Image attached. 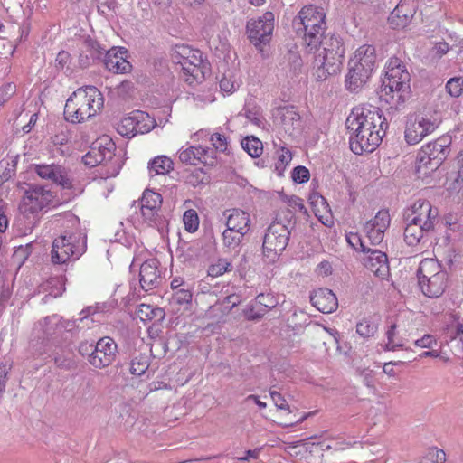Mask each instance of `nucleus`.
I'll list each match as a JSON object with an SVG mask.
<instances>
[{
	"label": "nucleus",
	"mask_w": 463,
	"mask_h": 463,
	"mask_svg": "<svg viewBox=\"0 0 463 463\" xmlns=\"http://www.w3.org/2000/svg\"><path fill=\"white\" fill-rule=\"evenodd\" d=\"M291 177L295 183L303 184L309 180L310 173L307 167L298 165L292 170Z\"/></svg>",
	"instance_id": "8fccbe9b"
},
{
	"label": "nucleus",
	"mask_w": 463,
	"mask_h": 463,
	"mask_svg": "<svg viewBox=\"0 0 463 463\" xmlns=\"http://www.w3.org/2000/svg\"><path fill=\"white\" fill-rule=\"evenodd\" d=\"M269 394L278 409L287 411L288 414L291 413L287 401L279 392L270 389Z\"/></svg>",
	"instance_id": "5fc2aeb1"
},
{
	"label": "nucleus",
	"mask_w": 463,
	"mask_h": 463,
	"mask_svg": "<svg viewBox=\"0 0 463 463\" xmlns=\"http://www.w3.org/2000/svg\"><path fill=\"white\" fill-rule=\"evenodd\" d=\"M293 28L301 36L309 52L317 49L324 36L326 23V13L322 7L313 5L303 6L292 21Z\"/></svg>",
	"instance_id": "7ed1b4c3"
},
{
	"label": "nucleus",
	"mask_w": 463,
	"mask_h": 463,
	"mask_svg": "<svg viewBox=\"0 0 463 463\" xmlns=\"http://www.w3.org/2000/svg\"><path fill=\"white\" fill-rule=\"evenodd\" d=\"M410 79L404 63L397 57L390 58L380 91V98L391 104L388 109L390 114L403 109L409 94Z\"/></svg>",
	"instance_id": "f03ea898"
},
{
	"label": "nucleus",
	"mask_w": 463,
	"mask_h": 463,
	"mask_svg": "<svg viewBox=\"0 0 463 463\" xmlns=\"http://www.w3.org/2000/svg\"><path fill=\"white\" fill-rule=\"evenodd\" d=\"M10 369L11 364L8 363V361L0 364V398L5 391Z\"/></svg>",
	"instance_id": "6e6d98bb"
},
{
	"label": "nucleus",
	"mask_w": 463,
	"mask_h": 463,
	"mask_svg": "<svg viewBox=\"0 0 463 463\" xmlns=\"http://www.w3.org/2000/svg\"><path fill=\"white\" fill-rule=\"evenodd\" d=\"M417 8L416 0H400L388 17L389 24L394 29L406 27L411 23Z\"/></svg>",
	"instance_id": "a211bd4d"
},
{
	"label": "nucleus",
	"mask_w": 463,
	"mask_h": 463,
	"mask_svg": "<svg viewBox=\"0 0 463 463\" xmlns=\"http://www.w3.org/2000/svg\"><path fill=\"white\" fill-rule=\"evenodd\" d=\"M435 343V339L431 335H425L420 339L415 340V345L422 348H430Z\"/></svg>",
	"instance_id": "e2e57ef3"
},
{
	"label": "nucleus",
	"mask_w": 463,
	"mask_h": 463,
	"mask_svg": "<svg viewBox=\"0 0 463 463\" xmlns=\"http://www.w3.org/2000/svg\"><path fill=\"white\" fill-rule=\"evenodd\" d=\"M346 240L349 242V244L352 245L354 249H356V246L358 244L360 245L364 252H365L366 250L368 249L364 241L360 238V236L357 233H349L348 235H346Z\"/></svg>",
	"instance_id": "052dcab7"
},
{
	"label": "nucleus",
	"mask_w": 463,
	"mask_h": 463,
	"mask_svg": "<svg viewBox=\"0 0 463 463\" xmlns=\"http://www.w3.org/2000/svg\"><path fill=\"white\" fill-rule=\"evenodd\" d=\"M184 223L186 231L194 232L198 229L199 218L194 210H187L184 214Z\"/></svg>",
	"instance_id": "49530a36"
},
{
	"label": "nucleus",
	"mask_w": 463,
	"mask_h": 463,
	"mask_svg": "<svg viewBox=\"0 0 463 463\" xmlns=\"http://www.w3.org/2000/svg\"><path fill=\"white\" fill-rule=\"evenodd\" d=\"M387 229H378L370 225L364 224V232L372 245H379L384 237V232Z\"/></svg>",
	"instance_id": "c03bdc74"
},
{
	"label": "nucleus",
	"mask_w": 463,
	"mask_h": 463,
	"mask_svg": "<svg viewBox=\"0 0 463 463\" xmlns=\"http://www.w3.org/2000/svg\"><path fill=\"white\" fill-rule=\"evenodd\" d=\"M155 126V121L150 118L148 114L137 111L134 116L126 118L121 121L118 127V132L121 135L149 132Z\"/></svg>",
	"instance_id": "6ab92c4d"
},
{
	"label": "nucleus",
	"mask_w": 463,
	"mask_h": 463,
	"mask_svg": "<svg viewBox=\"0 0 463 463\" xmlns=\"http://www.w3.org/2000/svg\"><path fill=\"white\" fill-rule=\"evenodd\" d=\"M34 171L41 178L51 180L62 188L69 189L72 186L71 179L61 165L53 164L35 165Z\"/></svg>",
	"instance_id": "412c9836"
},
{
	"label": "nucleus",
	"mask_w": 463,
	"mask_h": 463,
	"mask_svg": "<svg viewBox=\"0 0 463 463\" xmlns=\"http://www.w3.org/2000/svg\"><path fill=\"white\" fill-rule=\"evenodd\" d=\"M52 199V193L46 186L30 184L23 199V211L30 213H38L48 206Z\"/></svg>",
	"instance_id": "dca6fc26"
},
{
	"label": "nucleus",
	"mask_w": 463,
	"mask_h": 463,
	"mask_svg": "<svg viewBox=\"0 0 463 463\" xmlns=\"http://www.w3.org/2000/svg\"><path fill=\"white\" fill-rule=\"evenodd\" d=\"M95 344L89 343L87 341L81 342L78 347L80 354L86 357L89 364H90L91 357L94 355Z\"/></svg>",
	"instance_id": "4d7b16f0"
},
{
	"label": "nucleus",
	"mask_w": 463,
	"mask_h": 463,
	"mask_svg": "<svg viewBox=\"0 0 463 463\" xmlns=\"http://www.w3.org/2000/svg\"><path fill=\"white\" fill-rule=\"evenodd\" d=\"M86 250V237L80 233L66 232L52 242V260L55 264H62L69 260H78Z\"/></svg>",
	"instance_id": "9d476101"
},
{
	"label": "nucleus",
	"mask_w": 463,
	"mask_h": 463,
	"mask_svg": "<svg viewBox=\"0 0 463 463\" xmlns=\"http://www.w3.org/2000/svg\"><path fill=\"white\" fill-rule=\"evenodd\" d=\"M90 46L95 52L91 53L93 58L99 59L103 53L105 54L103 62L106 69L109 71L113 73H128L131 71V63L124 57L127 52L124 48H120L118 50L112 48L106 51L96 42H90Z\"/></svg>",
	"instance_id": "9b49d317"
},
{
	"label": "nucleus",
	"mask_w": 463,
	"mask_h": 463,
	"mask_svg": "<svg viewBox=\"0 0 463 463\" xmlns=\"http://www.w3.org/2000/svg\"><path fill=\"white\" fill-rule=\"evenodd\" d=\"M246 29L248 37L254 45L268 43L274 29L273 13L266 12L258 19L250 20Z\"/></svg>",
	"instance_id": "4468645a"
},
{
	"label": "nucleus",
	"mask_w": 463,
	"mask_h": 463,
	"mask_svg": "<svg viewBox=\"0 0 463 463\" xmlns=\"http://www.w3.org/2000/svg\"><path fill=\"white\" fill-rule=\"evenodd\" d=\"M277 118L279 119L285 132L290 136L301 126V118L293 106L279 108L277 110Z\"/></svg>",
	"instance_id": "393cba45"
},
{
	"label": "nucleus",
	"mask_w": 463,
	"mask_h": 463,
	"mask_svg": "<svg viewBox=\"0 0 463 463\" xmlns=\"http://www.w3.org/2000/svg\"><path fill=\"white\" fill-rule=\"evenodd\" d=\"M278 159L275 163V172L279 176H282L287 165L292 160V154L287 147L280 146L277 150Z\"/></svg>",
	"instance_id": "72a5a7b5"
},
{
	"label": "nucleus",
	"mask_w": 463,
	"mask_h": 463,
	"mask_svg": "<svg viewBox=\"0 0 463 463\" xmlns=\"http://www.w3.org/2000/svg\"><path fill=\"white\" fill-rule=\"evenodd\" d=\"M200 153L201 150L199 146H192L179 152V159L184 164L196 165L201 163Z\"/></svg>",
	"instance_id": "f704fd0d"
},
{
	"label": "nucleus",
	"mask_w": 463,
	"mask_h": 463,
	"mask_svg": "<svg viewBox=\"0 0 463 463\" xmlns=\"http://www.w3.org/2000/svg\"><path fill=\"white\" fill-rule=\"evenodd\" d=\"M390 214L387 210L379 211L373 219L366 222L365 224L378 229H387L390 225Z\"/></svg>",
	"instance_id": "a19ab883"
},
{
	"label": "nucleus",
	"mask_w": 463,
	"mask_h": 463,
	"mask_svg": "<svg viewBox=\"0 0 463 463\" xmlns=\"http://www.w3.org/2000/svg\"><path fill=\"white\" fill-rule=\"evenodd\" d=\"M227 215L226 226L231 231L241 234H246L250 230V219L248 213L240 209L226 210L223 214Z\"/></svg>",
	"instance_id": "a878e982"
},
{
	"label": "nucleus",
	"mask_w": 463,
	"mask_h": 463,
	"mask_svg": "<svg viewBox=\"0 0 463 463\" xmlns=\"http://www.w3.org/2000/svg\"><path fill=\"white\" fill-rule=\"evenodd\" d=\"M345 124L350 133V149L356 155L374 151L388 128L382 110L371 105L353 109Z\"/></svg>",
	"instance_id": "f257e3e1"
},
{
	"label": "nucleus",
	"mask_w": 463,
	"mask_h": 463,
	"mask_svg": "<svg viewBox=\"0 0 463 463\" xmlns=\"http://www.w3.org/2000/svg\"><path fill=\"white\" fill-rule=\"evenodd\" d=\"M70 137L67 133L61 132L52 137L54 146H63L69 143Z\"/></svg>",
	"instance_id": "69168bd1"
},
{
	"label": "nucleus",
	"mask_w": 463,
	"mask_h": 463,
	"mask_svg": "<svg viewBox=\"0 0 463 463\" xmlns=\"http://www.w3.org/2000/svg\"><path fill=\"white\" fill-rule=\"evenodd\" d=\"M140 211L143 221L149 226L156 228L158 231L165 228L166 220L161 214V208H151L146 206L140 207Z\"/></svg>",
	"instance_id": "c756f323"
},
{
	"label": "nucleus",
	"mask_w": 463,
	"mask_h": 463,
	"mask_svg": "<svg viewBox=\"0 0 463 463\" xmlns=\"http://www.w3.org/2000/svg\"><path fill=\"white\" fill-rule=\"evenodd\" d=\"M137 315L142 321H161L165 317V311L160 307L141 304L138 307Z\"/></svg>",
	"instance_id": "2f4dec72"
},
{
	"label": "nucleus",
	"mask_w": 463,
	"mask_h": 463,
	"mask_svg": "<svg viewBox=\"0 0 463 463\" xmlns=\"http://www.w3.org/2000/svg\"><path fill=\"white\" fill-rule=\"evenodd\" d=\"M163 203L162 195L150 189H146L143 192L140 200V207L149 206L151 208H161Z\"/></svg>",
	"instance_id": "c9c22d12"
},
{
	"label": "nucleus",
	"mask_w": 463,
	"mask_h": 463,
	"mask_svg": "<svg viewBox=\"0 0 463 463\" xmlns=\"http://www.w3.org/2000/svg\"><path fill=\"white\" fill-rule=\"evenodd\" d=\"M378 330V325L368 319H364L356 325V333L364 337H373Z\"/></svg>",
	"instance_id": "58836bf2"
},
{
	"label": "nucleus",
	"mask_w": 463,
	"mask_h": 463,
	"mask_svg": "<svg viewBox=\"0 0 463 463\" xmlns=\"http://www.w3.org/2000/svg\"><path fill=\"white\" fill-rule=\"evenodd\" d=\"M180 65L184 80L189 85L203 81L211 72L210 63L203 58V53L197 49Z\"/></svg>",
	"instance_id": "f8f14e48"
},
{
	"label": "nucleus",
	"mask_w": 463,
	"mask_h": 463,
	"mask_svg": "<svg viewBox=\"0 0 463 463\" xmlns=\"http://www.w3.org/2000/svg\"><path fill=\"white\" fill-rule=\"evenodd\" d=\"M441 121V117L436 111L409 115L404 131L407 144L416 145L420 143L425 137L433 133Z\"/></svg>",
	"instance_id": "1a4fd4ad"
},
{
	"label": "nucleus",
	"mask_w": 463,
	"mask_h": 463,
	"mask_svg": "<svg viewBox=\"0 0 463 463\" xmlns=\"http://www.w3.org/2000/svg\"><path fill=\"white\" fill-rule=\"evenodd\" d=\"M210 141L214 146L215 151L226 153L228 152L229 143L227 137L220 133H213L211 136Z\"/></svg>",
	"instance_id": "09e8293b"
},
{
	"label": "nucleus",
	"mask_w": 463,
	"mask_h": 463,
	"mask_svg": "<svg viewBox=\"0 0 463 463\" xmlns=\"http://www.w3.org/2000/svg\"><path fill=\"white\" fill-rule=\"evenodd\" d=\"M373 72L369 68L349 61L348 73L345 76L346 89L353 92L360 90L368 82Z\"/></svg>",
	"instance_id": "aec40b11"
},
{
	"label": "nucleus",
	"mask_w": 463,
	"mask_h": 463,
	"mask_svg": "<svg viewBox=\"0 0 463 463\" xmlns=\"http://www.w3.org/2000/svg\"><path fill=\"white\" fill-rule=\"evenodd\" d=\"M429 457L433 463L446 462V454L442 449H431L429 452Z\"/></svg>",
	"instance_id": "680f3d73"
},
{
	"label": "nucleus",
	"mask_w": 463,
	"mask_h": 463,
	"mask_svg": "<svg viewBox=\"0 0 463 463\" xmlns=\"http://www.w3.org/2000/svg\"><path fill=\"white\" fill-rule=\"evenodd\" d=\"M246 118L253 124L260 126L262 122L260 114L257 110L246 109Z\"/></svg>",
	"instance_id": "338daca9"
},
{
	"label": "nucleus",
	"mask_w": 463,
	"mask_h": 463,
	"mask_svg": "<svg viewBox=\"0 0 463 463\" xmlns=\"http://www.w3.org/2000/svg\"><path fill=\"white\" fill-rule=\"evenodd\" d=\"M454 188H460L463 186V157L458 159V170L457 177L454 180Z\"/></svg>",
	"instance_id": "774afa93"
},
{
	"label": "nucleus",
	"mask_w": 463,
	"mask_h": 463,
	"mask_svg": "<svg viewBox=\"0 0 463 463\" xmlns=\"http://www.w3.org/2000/svg\"><path fill=\"white\" fill-rule=\"evenodd\" d=\"M311 304L320 312L330 314L338 307V300L332 290L325 288L315 289L310 294Z\"/></svg>",
	"instance_id": "4be33fe9"
},
{
	"label": "nucleus",
	"mask_w": 463,
	"mask_h": 463,
	"mask_svg": "<svg viewBox=\"0 0 463 463\" xmlns=\"http://www.w3.org/2000/svg\"><path fill=\"white\" fill-rule=\"evenodd\" d=\"M71 62V54L66 51H61L55 59V68L63 70Z\"/></svg>",
	"instance_id": "13d9d810"
},
{
	"label": "nucleus",
	"mask_w": 463,
	"mask_h": 463,
	"mask_svg": "<svg viewBox=\"0 0 463 463\" xmlns=\"http://www.w3.org/2000/svg\"><path fill=\"white\" fill-rule=\"evenodd\" d=\"M447 92L454 98L459 97L463 93V78L454 77L446 83Z\"/></svg>",
	"instance_id": "37998d69"
},
{
	"label": "nucleus",
	"mask_w": 463,
	"mask_h": 463,
	"mask_svg": "<svg viewBox=\"0 0 463 463\" xmlns=\"http://www.w3.org/2000/svg\"><path fill=\"white\" fill-rule=\"evenodd\" d=\"M406 227L404 229V241L409 246H417L421 241H425V237L428 236L433 229H427L426 226L414 223L411 222H405Z\"/></svg>",
	"instance_id": "cd10ccee"
},
{
	"label": "nucleus",
	"mask_w": 463,
	"mask_h": 463,
	"mask_svg": "<svg viewBox=\"0 0 463 463\" xmlns=\"http://www.w3.org/2000/svg\"><path fill=\"white\" fill-rule=\"evenodd\" d=\"M194 50L195 49L188 45H176L171 55L172 61L176 64H181V62L188 59V56H190Z\"/></svg>",
	"instance_id": "79ce46f5"
},
{
	"label": "nucleus",
	"mask_w": 463,
	"mask_h": 463,
	"mask_svg": "<svg viewBox=\"0 0 463 463\" xmlns=\"http://www.w3.org/2000/svg\"><path fill=\"white\" fill-rule=\"evenodd\" d=\"M350 61L374 71L378 62L375 47L371 44L360 46Z\"/></svg>",
	"instance_id": "bb28decb"
},
{
	"label": "nucleus",
	"mask_w": 463,
	"mask_h": 463,
	"mask_svg": "<svg viewBox=\"0 0 463 463\" xmlns=\"http://www.w3.org/2000/svg\"><path fill=\"white\" fill-rule=\"evenodd\" d=\"M101 92L91 85L77 89L66 100L65 118L71 123H80L95 116L103 107Z\"/></svg>",
	"instance_id": "20e7f679"
},
{
	"label": "nucleus",
	"mask_w": 463,
	"mask_h": 463,
	"mask_svg": "<svg viewBox=\"0 0 463 463\" xmlns=\"http://www.w3.org/2000/svg\"><path fill=\"white\" fill-rule=\"evenodd\" d=\"M255 301L260 305L259 306L260 307L267 309L268 311L274 308L278 305V301L274 298L273 296L269 294H259L256 297Z\"/></svg>",
	"instance_id": "3c124183"
},
{
	"label": "nucleus",
	"mask_w": 463,
	"mask_h": 463,
	"mask_svg": "<svg viewBox=\"0 0 463 463\" xmlns=\"http://www.w3.org/2000/svg\"><path fill=\"white\" fill-rule=\"evenodd\" d=\"M118 345L113 338L104 336L95 344L94 355L91 357L90 365L97 369H103L110 365L116 359Z\"/></svg>",
	"instance_id": "f3484780"
},
{
	"label": "nucleus",
	"mask_w": 463,
	"mask_h": 463,
	"mask_svg": "<svg viewBox=\"0 0 463 463\" xmlns=\"http://www.w3.org/2000/svg\"><path fill=\"white\" fill-rule=\"evenodd\" d=\"M241 302L240 296L236 294H231L227 296L222 302V305L227 304V307L225 308L231 310L232 307H236Z\"/></svg>",
	"instance_id": "0e129e2a"
},
{
	"label": "nucleus",
	"mask_w": 463,
	"mask_h": 463,
	"mask_svg": "<svg viewBox=\"0 0 463 463\" xmlns=\"http://www.w3.org/2000/svg\"><path fill=\"white\" fill-rule=\"evenodd\" d=\"M297 218L295 213L288 207L280 208L270 225H277L285 229L289 234L295 230Z\"/></svg>",
	"instance_id": "c85d7f7f"
},
{
	"label": "nucleus",
	"mask_w": 463,
	"mask_h": 463,
	"mask_svg": "<svg viewBox=\"0 0 463 463\" xmlns=\"http://www.w3.org/2000/svg\"><path fill=\"white\" fill-rule=\"evenodd\" d=\"M290 234L280 226L270 225L263 237V254L274 260L288 246Z\"/></svg>",
	"instance_id": "ddd939ff"
},
{
	"label": "nucleus",
	"mask_w": 463,
	"mask_h": 463,
	"mask_svg": "<svg viewBox=\"0 0 463 463\" xmlns=\"http://www.w3.org/2000/svg\"><path fill=\"white\" fill-rule=\"evenodd\" d=\"M259 306L260 305L254 301V303L247 307V309L244 311V315L248 320H260L267 312H269L267 309L261 308Z\"/></svg>",
	"instance_id": "a18cd8bd"
},
{
	"label": "nucleus",
	"mask_w": 463,
	"mask_h": 463,
	"mask_svg": "<svg viewBox=\"0 0 463 463\" xmlns=\"http://www.w3.org/2000/svg\"><path fill=\"white\" fill-rule=\"evenodd\" d=\"M450 136H440L421 146L416 157V175L420 179L428 178L444 163L451 152Z\"/></svg>",
	"instance_id": "39448f33"
},
{
	"label": "nucleus",
	"mask_w": 463,
	"mask_h": 463,
	"mask_svg": "<svg viewBox=\"0 0 463 463\" xmlns=\"http://www.w3.org/2000/svg\"><path fill=\"white\" fill-rule=\"evenodd\" d=\"M318 46L322 47V51L316 58V63L318 66L317 76L318 80H323L327 76L340 71L345 56V46L341 37L334 34L323 36Z\"/></svg>",
	"instance_id": "423d86ee"
},
{
	"label": "nucleus",
	"mask_w": 463,
	"mask_h": 463,
	"mask_svg": "<svg viewBox=\"0 0 463 463\" xmlns=\"http://www.w3.org/2000/svg\"><path fill=\"white\" fill-rule=\"evenodd\" d=\"M193 293L189 288L177 289L172 296V300L177 305L190 304L192 301Z\"/></svg>",
	"instance_id": "de8ad7c7"
},
{
	"label": "nucleus",
	"mask_w": 463,
	"mask_h": 463,
	"mask_svg": "<svg viewBox=\"0 0 463 463\" xmlns=\"http://www.w3.org/2000/svg\"><path fill=\"white\" fill-rule=\"evenodd\" d=\"M396 334V325L392 324L390 328L386 332V336L388 339V342L385 345L386 350H392L394 351L396 347H402L403 344L402 342H395L394 336Z\"/></svg>",
	"instance_id": "864d4df0"
},
{
	"label": "nucleus",
	"mask_w": 463,
	"mask_h": 463,
	"mask_svg": "<svg viewBox=\"0 0 463 463\" xmlns=\"http://www.w3.org/2000/svg\"><path fill=\"white\" fill-rule=\"evenodd\" d=\"M418 284L429 298H439L449 284L448 273L434 259H424L417 269Z\"/></svg>",
	"instance_id": "0eeeda50"
},
{
	"label": "nucleus",
	"mask_w": 463,
	"mask_h": 463,
	"mask_svg": "<svg viewBox=\"0 0 463 463\" xmlns=\"http://www.w3.org/2000/svg\"><path fill=\"white\" fill-rule=\"evenodd\" d=\"M149 367L148 358L145 354L134 356L130 362V373L135 376H140L146 373Z\"/></svg>",
	"instance_id": "e433bc0d"
},
{
	"label": "nucleus",
	"mask_w": 463,
	"mask_h": 463,
	"mask_svg": "<svg viewBox=\"0 0 463 463\" xmlns=\"http://www.w3.org/2000/svg\"><path fill=\"white\" fill-rule=\"evenodd\" d=\"M245 234L226 229L222 232L223 245L229 250H235L241 244Z\"/></svg>",
	"instance_id": "4c0bfd02"
},
{
	"label": "nucleus",
	"mask_w": 463,
	"mask_h": 463,
	"mask_svg": "<svg viewBox=\"0 0 463 463\" xmlns=\"http://www.w3.org/2000/svg\"><path fill=\"white\" fill-rule=\"evenodd\" d=\"M241 147L251 156L259 157L262 154V142L255 137H246L241 140Z\"/></svg>",
	"instance_id": "473e14b6"
},
{
	"label": "nucleus",
	"mask_w": 463,
	"mask_h": 463,
	"mask_svg": "<svg viewBox=\"0 0 463 463\" xmlns=\"http://www.w3.org/2000/svg\"><path fill=\"white\" fill-rule=\"evenodd\" d=\"M360 375L363 378V383L366 387L373 390L375 389L374 373L373 370L364 369L362 370Z\"/></svg>",
	"instance_id": "bf43d9fd"
},
{
	"label": "nucleus",
	"mask_w": 463,
	"mask_h": 463,
	"mask_svg": "<svg viewBox=\"0 0 463 463\" xmlns=\"http://www.w3.org/2000/svg\"><path fill=\"white\" fill-rule=\"evenodd\" d=\"M403 217L405 222L419 223L426 226L427 229H434L438 211L432 209L429 201L418 200L405 210Z\"/></svg>",
	"instance_id": "2eb2a0df"
},
{
	"label": "nucleus",
	"mask_w": 463,
	"mask_h": 463,
	"mask_svg": "<svg viewBox=\"0 0 463 463\" xmlns=\"http://www.w3.org/2000/svg\"><path fill=\"white\" fill-rule=\"evenodd\" d=\"M174 168L172 159L166 156H158L148 163L150 173L155 175H165Z\"/></svg>",
	"instance_id": "7c9ffc66"
},
{
	"label": "nucleus",
	"mask_w": 463,
	"mask_h": 463,
	"mask_svg": "<svg viewBox=\"0 0 463 463\" xmlns=\"http://www.w3.org/2000/svg\"><path fill=\"white\" fill-rule=\"evenodd\" d=\"M200 146L201 163L203 165H213L215 164V150L210 147Z\"/></svg>",
	"instance_id": "603ef678"
},
{
	"label": "nucleus",
	"mask_w": 463,
	"mask_h": 463,
	"mask_svg": "<svg viewBox=\"0 0 463 463\" xmlns=\"http://www.w3.org/2000/svg\"><path fill=\"white\" fill-rule=\"evenodd\" d=\"M365 252L368 253L364 259V264L366 269L381 279L387 277L389 275L387 255L379 250H372L370 248Z\"/></svg>",
	"instance_id": "5701e85b"
},
{
	"label": "nucleus",
	"mask_w": 463,
	"mask_h": 463,
	"mask_svg": "<svg viewBox=\"0 0 463 463\" xmlns=\"http://www.w3.org/2000/svg\"><path fill=\"white\" fill-rule=\"evenodd\" d=\"M158 264L157 260L150 259L141 265L139 270V283L145 291L153 289L159 285L161 278Z\"/></svg>",
	"instance_id": "b1692460"
},
{
	"label": "nucleus",
	"mask_w": 463,
	"mask_h": 463,
	"mask_svg": "<svg viewBox=\"0 0 463 463\" xmlns=\"http://www.w3.org/2000/svg\"><path fill=\"white\" fill-rule=\"evenodd\" d=\"M232 263L227 259H219L215 263L209 266L207 273L209 276L215 278L231 270Z\"/></svg>",
	"instance_id": "ea45409f"
},
{
	"label": "nucleus",
	"mask_w": 463,
	"mask_h": 463,
	"mask_svg": "<svg viewBox=\"0 0 463 463\" xmlns=\"http://www.w3.org/2000/svg\"><path fill=\"white\" fill-rule=\"evenodd\" d=\"M116 145L105 138L96 141L90 151L82 157L84 165L94 167L99 165H109L107 177L116 176L121 168L119 157L115 156Z\"/></svg>",
	"instance_id": "6e6552de"
}]
</instances>
